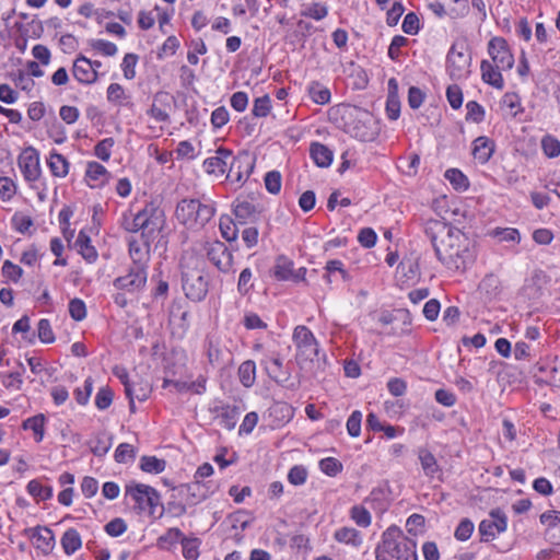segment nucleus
I'll list each match as a JSON object with an SVG mask.
<instances>
[{
    "label": "nucleus",
    "mask_w": 560,
    "mask_h": 560,
    "mask_svg": "<svg viewBox=\"0 0 560 560\" xmlns=\"http://www.w3.org/2000/svg\"><path fill=\"white\" fill-rule=\"evenodd\" d=\"M170 95L166 92H158L153 97V103L148 110V115L159 122L168 121L170 115L164 106L168 105Z\"/></svg>",
    "instance_id": "5701e85b"
},
{
    "label": "nucleus",
    "mask_w": 560,
    "mask_h": 560,
    "mask_svg": "<svg viewBox=\"0 0 560 560\" xmlns=\"http://www.w3.org/2000/svg\"><path fill=\"white\" fill-rule=\"evenodd\" d=\"M136 225L141 232V240L152 241L162 228V211L153 205H147L138 213L133 214Z\"/></svg>",
    "instance_id": "0eeeda50"
},
{
    "label": "nucleus",
    "mask_w": 560,
    "mask_h": 560,
    "mask_svg": "<svg viewBox=\"0 0 560 560\" xmlns=\"http://www.w3.org/2000/svg\"><path fill=\"white\" fill-rule=\"evenodd\" d=\"M72 74L78 82L85 85L93 84L98 79V72L94 70L92 60L83 55H79L73 61Z\"/></svg>",
    "instance_id": "2eb2a0df"
},
{
    "label": "nucleus",
    "mask_w": 560,
    "mask_h": 560,
    "mask_svg": "<svg viewBox=\"0 0 560 560\" xmlns=\"http://www.w3.org/2000/svg\"><path fill=\"white\" fill-rule=\"evenodd\" d=\"M166 467V462L155 456H142L140 459V468L149 474H160Z\"/></svg>",
    "instance_id": "58836bf2"
},
{
    "label": "nucleus",
    "mask_w": 560,
    "mask_h": 560,
    "mask_svg": "<svg viewBox=\"0 0 560 560\" xmlns=\"http://www.w3.org/2000/svg\"><path fill=\"white\" fill-rule=\"evenodd\" d=\"M182 288L187 299L202 301L209 291L203 259L192 252L186 250L180 258Z\"/></svg>",
    "instance_id": "f03ea898"
},
{
    "label": "nucleus",
    "mask_w": 560,
    "mask_h": 560,
    "mask_svg": "<svg viewBox=\"0 0 560 560\" xmlns=\"http://www.w3.org/2000/svg\"><path fill=\"white\" fill-rule=\"evenodd\" d=\"M447 71L453 79L460 80L470 73L471 56L464 42H456L447 54Z\"/></svg>",
    "instance_id": "423d86ee"
},
{
    "label": "nucleus",
    "mask_w": 560,
    "mask_h": 560,
    "mask_svg": "<svg viewBox=\"0 0 560 560\" xmlns=\"http://www.w3.org/2000/svg\"><path fill=\"white\" fill-rule=\"evenodd\" d=\"M126 494L131 497L140 511H148L150 514L161 505L158 491L147 485L131 482L126 487Z\"/></svg>",
    "instance_id": "6e6552de"
},
{
    "label": "nucleus",
    "mask_w": 560,
    "mask_h": 560,
    "mask_svg": "<svg viewBox=\"0 0 560 560\" xmlns=\"http://www.w3.org/2000/svg\"><path fill=\"white\" fill-rule=\"evenodd\" d=\"M238 378L243 386L252 387L256 381V365L252 360L244 361L238 368Z\"/></svg>",
    "instance_id": "473e14b6"
},
{
    "label": "nucleus",
    "mask_w": 560,
    "mask_h": 560,
    "mask_svg": "<svg viewBox=\"0 0 560 560\" xmlns=\"http://www.w3.org/2000/svg\"><path fill=\"white\" fill-rule=\"evenodd\" d=\"M147 270L130 266L127 275L116 278L113 282L117 290L135 293L142 290L147 283Z\"/></svg>",
    "instance_id": "9b49d317"
},
{
    "label": "nucleus",
    "mask_w": 560,
    "mask_h": 560,
    "mask_svg": "<svg viewBox=\"0 0 560 560\" xmlns=\"http://www.w3.org/2000/svg\"><path fill=\"white\" fill-rule=\"evenodd\" d=\"M33 219L30 215H26L22 212H16L12 217L13 228L22 234L27 233L31 226H33Z\"/></svg>",
    "instance_id": "49530a36"
},
{
    "label": "nucleus",
    "mask_w": 560,
    "mask_h": 560,
    "mask_svg": "<svg viewBox=\"0 0 560 560\" xmlns=\"http://www.w3.org/2000/svg\"><path fill=\"white\" fill-rule=\"evenodd\" d=\"M265 186L270 194H278L281 189V174L278 171L268 172L265 176Z\"/></svg>",
    "instance_id": "bf43d9fd"
},
{
    "label": "nucleus",
    "mask_w": 560,
    "mask_h": 560,
    "mask_svg": "<svg viewBox=\"0 0 560 560\" xmlns=\"http://www.w3.org/2000/svg\"><path fill=\"white\" fill-rule=\"evenodd\" d=\"M292 339L296 347L295 361L303 369L319 354L318 342L313 332L304 325L294 328Z\"/></svg>",
    "instance_id": "39448f33"
},
{
    "label": "nucleus",
    "mask_w": 560,
    "mask_h": 560,
    "mask_svg": "<svg viewBox=\"0 0 560 560\" xmlns=\"http://www.w3.org/2000/svg\"><path fill=\"white\" fill-rule=\"evenodd\" d=\"M539 371L547 374L545 382L560 387V362L553 365H540Z\"/></svg>",
    "instance_id": "8fccbe9b"
},
{
    "label": "nucleus",
    "mask_w": 560,
    "mask_h": 560,
    "mask_svg": "<svg viewBox=\"0 0 560 560\" xmlns=\"http://www.w3.org/2000/svg\"><path fill=\"white\" fill-rule=\"evenodd\" d=\"M75 247L88 262H94L96 260L97 252L94 246H92L91 238L85 232L81 231L79 233Z\"/></svg>",
    "instance_id": "bb28decb"
},
{
    "label": "nucleus",
    "mask_w": 560,
    "mask_h": 560,
    "mask_svg": "<svg viewBox=\"0 0 560 560\" xmlns=\"http://www.w3.org/2000/svg\"><path fill=\"white\" fill-rule=\"evenodd\" d=\"M307 470L301 465L293 466L288 474V480L294 486H301L306 481Z\"/></svg>",
    "instance_id": "680f3d73"
},
{
    "label": "nucleus",
    "mask_w": 560,
    "mask_h": 560,
    "mask_svg": "<svg viewBox=\"0 0 560 560\" xmlns=\"http://www.w3.org/2000/svg\"><path fill=\"white\" fill-rule=\"evenodd\" d=\"M231 160L232 151L225 148H219L213 156L205 160V171L208 174H213L217 176L223 175L228 171V166Z\"/></svg>",
    "instance_id": "dca6fc26"
},
{
    "label": "nucleus",
    "mask_w": 560,
    "mask_h": 560,
    "mask_svg": "<svg viewBox=\"0 0 560 560\" xmlns=\"http://www.w3.org/2000/svg\"><path fill=\"white\" fill-rule=\"evenodd\" d=\"M386 115L388 119L396 120L400 115V100L398 96V82L395 78L388 80V95L386 100Z\"/></svg>",
    "instance_id": "4be33fe9"
},
{
    "label": "nucleus",
    "mask_w": 560,
    "mask_h": 560,
    "mask_svg": "<svg viewBox=\"0 0 560 560\" xmlns=\"http://www.w3.org/2000/svg\"><path fill=\"white\" fill-rule=\"evenodd\" d=\"M48 166L54 176L66 177L69 173V162L60 153L51 152L48 159Z\"/></svg>",
    "instance_id": "7c9ffc66"
},
{
    "label": "nucleus",
    "mask_w": 560,
    "mask_h": 560,
    "mask_svg": "<svg viewBox=\"0 0 560 560\" xmlns=\"http://www.w3.org/2000/svg\"><path fill=\"white\" fill-rule=\"evenodd\" d=\"M18 165L26 182H36L40 177L39 154L35 148H25L18 158Z\"/></svg>",
    "instance_id": "1a4fd4ad"
},
{
    "label": "nucleus",
    "mask_w": 560,
    "mask_h": 560,
    "mask_svg": "<svg viewBox=\"0 0 560 560\" xmlns=\"http://www.w3.org/2000/svg\"><path fill=\"white\" fill-rule=\"evenodd\" d=\"M183 556L187 560H196L199 557V539L182 538Z\"/></svg>",
    "instance_id": "37998d69"
},
{
    "label": "nucleus",
    "mask_w": 560,
    "mask_h": 560,
    "mask_svg": "<svg viewBox=\"0 0 560 560\" xmlns=\"http://www.w3.org/2000/svg\"><path fill=\"white\" fill-rule=\"evenodd\" d=\"M308 94L316 104L325 105L330 102V91L317 81H313L308 86Z\"/></svg>",
    "instance_id": "f704fd0d"
},
{
    "label": "nucleus",
    "mask_w": 560,
    "mask_h": 560,
    "mask_svg": "<svg viewBox=\"0 0 560 560\" xmlns=\"http://www.w3.org/2000/svg\"><path fill=\"white\" fill-rule=\"evenodd\" d=\"M138 56L136 54H126L122 62L121 69L124 72V77L127 80H132L136 77V66L138 63Z\"/></svg>",
    "instance_id": "de8ad7c7"
},
{
    "label": "nucleus",
    "mask_w": 560,
    "mask_h": 560,
    "mask_svg": "<svg viewBox=\"0 0 560 560\" xmlns=\"http://www.w3.org/2000/svg\"><path fill=\"white\" fill-rule=\"evenodd\" d=\"M215 208L210 202H201L195 198L179 200L175 208L177 222L190 231L203 229L214 217Z\"/></svg>",
    "instance_id": "20e7f679"
},
{
    "label": "nucleus",
    "mask_w": 560,
    "mask_h": 560,
    "mask_svg": "<svg viewBox=\"0 0 560 560\" xmlns=\"http://www.w3.org/2000/svg\"><path fill=\"white\" fill-rule=\"evenodd\" d=\"M152 388L148 382L142 381H132L130 384H127V388L125 393L129 398V407L130 410L135 411V400L144 401L149 398Z\"/></svg>",
    "instance_id": "412c9836"
},
{
    "label": "nucleus",
    "mask_w": 560,
    "mask_h": 560,
    "mask_svg": "<svg viewBox=\"0 0 560 560\" xmlns=\"http://www.w3.org/2000/svg\"><path fill=\"white\" fill-rule=\"evenodd\" d=\"M219 228L221 235L225 241L233 242L237 238V223L234 222L230 215H222L220 218Z\"/></svg>",
    "instance_id": "c9c22d12"
},
{
    "label": "nucleus",
    "mask_w": 560,
    "mask_h": 560,
    "mask_svg": "<svg viewBox=\"0 0 560 560\" xmlns=\"http://www.w3.org/2000/svg\"><path fill=\"white\" fill-rule=\"evenodd\" d=\"M319 468L325 475L335 477L342 470V464L335 457H326L319 462Z\"/></svg>",
    "instance_id": "c03bdc74"
},
{
    "label": "nucleus",
    "mask_w": 560,
    "mask_h": 560,
    "mask_svg": "<svg viewBox=\"0 0 560 560\" xmlns=\"http://www.w3.org/2000/svg\"><path fill=\"white\" fill-rule=\"evenodd\" d=\"M466 119L475 122H480L485 118V110L481 105L475 101H470L466 104Z\"/></svg>",
    "instance_id": "e2e57ef3"
},
{
    "label": "nucleus",
    "mask_w": 560,
    "mask_h": 560,
    "mask_svg": "<svg viewBox=\"0 0 560 560\" xmlns=\"http://www.w3.org/2000/svg\"><path fill=\"white\" fill-rule=\"evenodd\" d=\"M136 457V448L129 443H120L114 454L117 463H127Z\"/></svg>",
    "instance_id": "a18cd8bd"
},
{
    "label": "nucleus",
    "mask_w": 560,
    "mask_h": 560,
    "mask_svg": "<svg viewBox=\"0 0 560 560\" xmlns=\"http://www.w3.org/2000/svg\"><path fill=\"white\" fill-rule=\"evenodd\" d=\"M113 396L114 394L108 387H102L96 394L95 406L100 410L107 409L112 405Z\"/></svg>",
    "instance_id": "0e129e2a"
},
{
    "label": "nucleus",
    "mask_w": 560,
    "mask_h": 560,
    "mask_svg": "<svg viewBox=\"0 0 560 560\" xmlns=\"http://www.w3.org/2000/svg\"><path fill=\"white\" fill-rule=\"evenodd\" d=\"M310 152L315 164L319 167H328L332 162V152L322 143H312Z\"/></svg>",
    "instance_id": "a878e982"
},
{
    "label": "nucleus",
    "mask_w": 560,
    "mask_h": 560,
    "mask_svg": "<svg viewBox=\"0 0 560 560\" xmlns=\"http://www.w3.org/2000/svg\"><path fill=\"white\" fill-rule=\"evenodd\" d=\"M85 177L89 182H95L96 184H90L92 187L97 185H104L108 178L109 174L105 166L97 162H90L86 167Z\"/></svg>",
    "instance_id": "cd10ccee"
},
{
    "label": "nucleus",
    "mask_w": 560,
    "mask_h": 560,
    "mask_svg": "<svg viewBox=\"0 0 560 560\" xmlns=\"http://www.w3.org/2000/svg\"><path fill=\"white\" fill-rule=\"evenodd\" d=\"M185 488L187 491L188 502L190 504L203 501L208 497V491L200 480H195L192 483L186 485Z\"/></svg>",
    "instance_id": "e433bc0d"
},
{
    "label": "nucleus",
    "mask_w": 560,
    "mask_h": 560,
    "mask_svg": "<svg viewBox=\"0 0 560 560\" xmlns=\"http://www.w3.org/2000/svg\"><path fill=\"white\" fill-rule=\"evenodd\" d=\"M350 517L358 526L363 528L369 527L372 522L371 513L362 505L352 506L350 510Z\"/></svg>",
    "instance_id": "79ce46f5"
},
{
    "label": "nucleus",
    "mask_w": 560,
    "mask_h": 560,
    "mask_svg": "<svg viewBox=\"0 0 560 560\" xmlns=\"http://www.w3.org/2000/svg\"><path fill=\"white\" fill-rule=\"evenodd\" d=\"M488 52L498 69L510 70L513 68L514 57L503 37L491 38L488 43Z\"/></svg>",
    "instance_id": "9d476101"
},
{
    "label": "nucleus",
    "mask_w": 560,
    "mask_h": 560,
    "mask_svg": "<svg viewBox=\"0 0 560 560\" xmlns=\"http://www.w3.org/2000/svg\"><path fill=\"white\" fill-rule=\"evenodd\" d=\"M494 148V141L485 136L478 137L474 141L472 155L480 163L485 164L491 159Z\"/></svg>",
    "instance_id": "b1692460"
},
{
    "label": "nucleus",
    "mask_w": 560,
    "mask_h": 560,
    "mask_svg": "<svg viewBox=\"0 0 560 560\" xmlns=\"http://www.w3.org/2000/svg\"><path fill=\"white\" fill-rule=\"evenodd\" d=\"M61 547L67 555H72L82 546L80 534L74 528L67 529L61 537Z\"/></svg>",
    "instance_id": "c756f323"
},
{
    "label": "nucleus",
    "mask_w": 560,
    "mask_h": 560,
    "mask_svg": "<svg viewBox=\"0 0 560 560\" xmlns=\"http://www.w3.org/2000/svg\"><path fill=\"white\" fill-rule=\"evenodd\" d=\"M69 314L77 322L84 319L86 316L85 303L81 299H72L69 302Z\"/></svg>",
    "instance_id": "864d4df0"
},
{
    "label": "nucleus",
    "mask_w": 560,
    "mask_h": 560,
    "mask_svg": "<svg viewBox=\"0 0 560 560\" xmlns=\"http://www.w3.org/2000/svg\"><path fill=\"white\" fill-rule=\"evenodd\" d=\"M25 533L32 539L34 547L40 550L44 555H48L52 550L55 546V538L49 528L37 526L35 528H27Z\"/></svg>",
    "instance_id": "f3484780"
},
{
    "label": "nucleus",
    "mask_w": 560,
    "mask_h": 560,
    "mask_svg": "<svg viewBox=\"0 0 560 560\" xmlns=\"http://www.w3.org/2000/svg\"><path fill=\"white\" fill-rule=\"evenodd\" d=\"M480 69H481L482 80L486 83H488L497 89L503 88L504 82H503L502 74L500 72L502 69H498L488 60L481 61Z\"/></svg>",
    "instance_id": "393cba45"
},
{
    "label": "nucleus",
    "mask_w": 560,
    "mask_h": 560,
    "mask_svg": "<svg viewBox=\"0 0 560 560\" xmlns=\"http://www.w3.org/2000/svg\"><path fill=\"white\" fill-rule=\"evenodd\" d=\"M508 527V518L504 512L501 510H492L490 512V518H486L481 521L479 524V533L482 537V540L492 539L497 533H503Z\"/></svg>",
    "instance_id": "4468645a"
},
{
    "label": "nucleus",
    "mask_w": 560,
    "mask_h": 560,
    "mask_svg": "<svg viewBox=\"0 0 560 560\" xmlns=\"http://www.w3.org/2000/svg\"><path fill=\"white\" fill-rule=\"evenodd\" d=\"M16 194V184L10 177H0V199L9 201Z\"/></svg>",
    "instance_id": "5fc2aeb1"
},
{
    "label": "nucleus",
    "mask_w": 560,
    "mask_h": 560,
    "mask_svg": "<svg viewBox=\"0 0 560 560\" xmlns=\"http://www.w3.org/2000/svg\"><path fill=\"white\" fill-rule=\"evenodd\" d=\"M27 491L33 497H37L40 500H47L52 495V489L50 487H44L37 480H31L27 485Z\"/></svg>",
    "instance_id": "09e8293b"
},
{
    "label": "nucleus",
    "mask_w": 560,
    "mask_h": 560,
    "mask_svg": "<svg viewBox=\"0 0 560 560\" xmlns=\"http://www.w3.org/2000/svg\"><path fill=\"white\" fill-rule=\"evenodd\" d=\"M127 530V524L122 518H114L105 525V532L112 537H118Z\"/></svg>",
    "instance_id": "774afa93"
},
{
    "label": "nucleus",
    "mask_w": 560,
    "mask_h": 560,
    "mask_svg": "<svg viewBox=\"0 0 560 560\" xmlns=\"http://www.w3.org/2000/svg\"><path fill=\"white\" fill-rule=\"evenodd\" d=\"M233 212L240 224L256 222L260 214L258 207L247 200H236Z\"/></svg>",
    "instance_id": "6ab92c4d"
},
{
    "label": "nucleus",
    "mask_w": 560,
    "mask_h": 560,
    "mask_svg": "<svg viewBox=\"0 0 560 560\" xmlns=\"http://www.w3.org/2000/svg\"><path fill=\"white\" fill-rule=\"evenodd\" d=\"M182 538H184V535L180 529L170 528L165 534L159 537L158 546L160 548H166V545H173L178 540L182 541Z\"/></svg>",
    "instance_id": "6e6d98bb"
},
{
    "label": "nucleus",
    "mask_w": 560,
    "mask_h": 560,
    "mask_svg": "<svg viewBox=\"0 0 560 560\" xmlns=\"http://www.w3.org/2000/svg\"><path fill=\"white\" fill-rule=\"evenodd\" d=\"M334 538L338 542L350 545L352 547H359L362 544V537L359 530L353 527H341L334 534Z\"/></svg>",
    "instance_id": "c85d7f7f"
},
{
    "label": "nucleus",
    "mask_w": 560,
    "mask_h": 560,
    "mask_svg": "<svg viewBox=\"0 0 560 560\" xmlns=\"http://www.w3.org/2000/svg\"><path fill=\"white\" fill-rule=\"evenodd\" d=\"M445 178L456 190H466L469 186L468 178L457 168H450L445 172Z\"/></svg>",
    "instance_id": "a19ab883"
},
{
    "label": "nucleus",
    "mask_w": 560,
    "mask_h": 560,
    "mask_svg": "<svg viewBox=\"0 0 560 560\" xmlns=\"http://www.w3.org/2000/svg\"><path fill=\"white\" fill-rule=\"evenodd\" d=\"M273 275L278 280L299 281L304 278L305 269L301 268L295 272L293 270V262L287 257L280 256L276 260Z\"/></svg>",
    "instance_id": "a211bd4d"
},
{
    "label": "nucleus",
    "mask_w": 560,
    "mask_h": 560,
    "mask_svg": "<svg viewBox=\"0 0 560 560\" xmlns=\"http://www.w3.org/2000/svg\"><path fill=\"white\" fill-rule=\"evenodd\" d=\"M376 560H418L416 541L407 538L398 526H389L375 548Z\"/></svg>",
    "instance_id": "7ed1b4c3"
},
{
    "label": "nucleus",
    "mask_w": 560,
    "mask_h": 560,
    "mask_svg": "<svg viewBox=\"0 0 560 560\" xmlns=\"http://www.w3.org/2000/svg\"><path fill=\"white\" fill-rule=\"evenodd\" d=\"M253 168L254 161L250 159L249 154L241 153L237 156L232 154V160L228 166L226 178L231 183L242 184L249 177Z\"/></svg>",
    "instance_id": "f8f14e48"
},
{
    "label": "nucleus",
    "mask_w": 560,
    "mask_h": 560,
    "mask_svg": "<svg viewBox=\"0 0 560 560\" xmlns=\"http://www.w3.org/2000/svg\"><path fill=\"white\" fill-rule=\"evenodd\" d=\"M272 366L267 368V371L269 375L277 382V383H285L290 375L289 373L281 372L282 368V361L280 358H275L271 361Z\"/></svg>",
    "instance_id": "052dcab7"
},
{
    "label": "nucleus",
    "mask_w": 560,
    "mask_h": 560,
    "mask_svg": "<svg viewBox=\"0 0 560 560\" xmlns=\"http://www.w3.org/2000/svg\"><path fill=\"white\" fill-rule=\"evenodd\" d=\"M112 447V438L107 436L105 433L96 434L91 441H90V448L91 452L98 457L104 456L107 454L109 448Z\"/></svg>",
    "instance_id": "72a5a7b5"
},
{
    "label": "nucleus",
    "mask_w": 560,
    "mask_h": 560,
    "mask_svg": "<svg viewBox=\"0 0 560 560\" xmlns=\"http://www.w3.org/2000/svg\"><path fill=\"white\" fill-rule=\"evenodd\" d=\"M362 412L354 410L347 420V431L350 436L357 438L361 433Z\"/></svg>",
    "instance_id": "4d7b16f0"
},
{
    "label": "nucleus",
    "mask_w": 560,
    "mask_h": 560,
    "mask_svg": "<svg viewBox=\"0 0 560 560\" xmlns=\"http://www.w3.org/2000/svg\"><path fill=\"white\" fill-rule=\"evenodd\" d=\"M472 532H474V523L468 518H464L460 521V523L456 527L454 536L457 540L466 541L467 539L470 538Z\"/></svg>",
    "instance_id": "13d9d810"
},
{
    "label": "nucleus",
    "mask_w": 560,
    "mask_h": 560,
    "mask_svg": "<svg viewBox=\"0 0 560 560\" xmlns=\"http://www.w3.org/2000/svg\"><path fill=\"white\" fill-rule=\"evenodd\" d=\"M271 101L268 95L258 97L254 102L252 113L255 117H266L271 109Z\"/></svg>",
    "instance_id": "3c124183"
},
{
    "label": "nucleus",
    "mask_w": 560,
    "mask_h": 560,
    "mask_svg": "<svg viewBox=\"0 0 560 560\" xmlns=\"http://www.w3.org/2000/svg\"><path fill=\"white\" fill-rule=\"evenodd\" d=\"M38 338L44 343H50L55 340V335L52 332L50 323L48 319H40L37 325Z\"/></svg>",
    "instance_id": "338daca9"
},
{
    "label": "nucleus",
    "mask_w": 560,
    "mask_h": 560,
    "mask_svg": "<svg viewBox=\"0 0 560 560\" xmlns=\"http://www.w3.org/2000/svg\"><path fill=\"white\" fill-rule=\"evenodd\" d=\"M45 417L44 415H37L26 419L23 422L25 430H32L35 434L36 442H40L44 438Z\"/></svg>",
    "instance_id": "4c0bfd02"
},
{
    "label": "nucleus",
    "mask_w": 560,
    "mask_h": 560,
    "mask_svg": "<svg viewBox=\"0 0 560 560\" xmlns=\"http://www.w3.org/2000/svg\"><path fill=\"white\" fill-rule=\"evenodd\" d=\"M541 148L548 158H556L560 154V141L551 136L542 138Z\"/></svg>",
    "instance_id": "603ef678"
},
{
    "label": "nucleus",
    "mask_w": 560,
    "mask_h": 560,
    "mask_svg": "<svg viewBox=\"0 0 560 560\" xmlns=\"http://www.w3.org/2000/svg\"><path fill=\"white\" fill-rule=\"evenodd\" d=\"M113 138H105L95 145L94 153L102 161H108L110 158V149L113 148Z\"/></svg>",
    "instance_id": "69168bd1"
},
{
    "label": "nucleus",
    "mask_w": 560,
    "mask_h": 560,
    "mask_svg": "<svg viewBox=\"0 0 560 560\" xmlns=\"http://www.w3.org/2000/svg\"><path fill=\"white\" fill-rule=\"evenodd\" d=\"M107 101L117 106L128 105L130 96L119 83H110L106 91Z\"/></svg>",
    "instance_id": "2f4dec72"
},
{
    "label": "nucleus",
    "mask_w": 560,
    "mask_h": 560,
    "mask_svg": "<svg viewBox=\"0 0 560 560\" xmlns=\"http://www.w3.org/2000/svg\"><path fill=\"white\" fill-rule=\"evenodd\" d=\"M424 233L438 259L448 269L464 270L472 261L471 242L459 229L441 220H428Z\"/></svg>",
    "instance_id": "f257e3e1"
},
{
    "label": "nucleus",
    "mask_w": 560,
    "mask_h": 560,
    "mask_svg": "<svg viewBox=\"0 0 560 560\" xmlns=\"http://www.w3.org/2000/svg\"><path fill=\"white\" fill-rule=\"evenodd\" d=\"M150 243L151 241L145 242L142 240V244H140L136 240L129 241V255L132 259L133 267H141L147 270L148 261H149V252H150Z\"/></svg>",
    "instance_id": "aec40b11"
},
{
    "label": "nucleus",
    "mask_w": 560,
    "mask_h": 560,
    "mask_svg": "<svg viewBox=\"0 0 560 560\" xmlns=\"http://www.w3.org/2000/svg\"><path fill=\"white\" fill-rule=\"evenodd\" d=\"M208 259L222 272H229L233 265V255L220 241L209 243L206 247Z\"/></svg>",
    "instance_id": "ddd939ff"
},
{
    "label": "nucleus",
    "mask_w": 560,
    "mask_h": 560,
    "mask_svg": "<svg viewBox=\"0 0 560 560\" xmlns=\"http://www.w3.org/2000/svg\"><path fill=\"white\" fill-rule=\"evenodd\" d=\"M419 459L421 463V467L427 476H434L435 472L439 470V465L436 463V459L434 455L427 451V450H420L419 452Z\"/></svg>",
    "instance_id": "ea45409f"
}]
</instances>
